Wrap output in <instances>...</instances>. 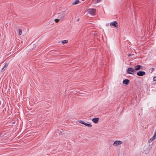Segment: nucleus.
<instances>
[{"instance_id": "obj_1", "label": "nucleus", "mask_w": 156, "mask_h": 156, "mask_svg": "<svg viewBox=\"0 0 156 156\" xmlns=\"http://www.w3.org/2000/svg\"><path fill=\"white\" fill-rule=\"evenodd\" d=\"M87 11L89 14L94 16L95 15L96 10L94 9H89Z\"/></svg>"}, {"instance_id": "obj_2", "label": "nucleus", "mask_w": 156, "mask_h": 156, "mask_svg": "<svg viewBox=\"0 0 156 156\" xmlns=\"http://www.w3.org/2000/svg\"><path fill=\"white\" fill-rule=\"evenodd\" d=\"M122 143V142L120 140H115L113 144V145L114 147H116L119 145H121Z\"/></svg>"}, {"instance_id": "obj_3", "label": "nucleus", "mask_w": 156, "mask_h": 156, "mask_svg": "<svg viewBox=\"0 0 156 156\" xmlns=\"http://www.w3.org/2000/svg\"><path fill=\"white\" fill-rule=\"evenodd\" d=\"M127 72L128 73L130 74H133L135 72V70L132 68H129L127 69Z\"/></svg>"}, {"instance_id": "obj_4", "label": "nucleus", "mask_w": 156, "mask_h": 156, "mask_svg": "<svg viewBox=\"0 0 156 156\" xmlns=\"http://www.w3.org/2000/svg\"><path fill=\"white\" fill-rule=\"evenodd\" d=\"M146 73L144 71H139L137 73V75L139 76H143Z\"/></svg>"}, {"instance_id": "obj_5", "label": "nucleus", "mask_w": 156, "mask_h": 156, "mask_svg": "<svg viewBox=\"0 0 156 156\" xmlns=\"http://www.w3.org/2000/svg\"><path fill=\"white\" fill-rule=\"evenodd\" d=\"M79 122H80V123L82 124H83V125H85L86 126H87V127H91L92 126V125L90 124H88V123H86L85 122H84V121H82V120H80Z\"/></svg>"}, {"instance_id": "obj_6", "label": "nucleus", "mask_w": 156, "mask_h": 156, "mask_svg": "<svg viewBox=\"0 0 156 156\" xmlns=\"http://www.w3.org/2000/svg\"><path fill=\"white\" fill-rule=\"evenodd\" d=\"M117 22L116 21H114L113 22H112L110 23V26H113L114 27H117Z\"/></svg>"}, {"instance_id": "obj_7", "label": "nucleus", "mask_w": 156, "mask_h": 156, "mask_svg": "<svg viewBox=\"0 0 156 156\" xmlns=\"http://www.w3.org/2000/svg\"><path fill=\"white\" fill-rule=\"evenodd\" d=\"M129 80L128 79H125L123 81L122 83L126 85H128L129 83Z\"/></svg>"}, {"instance_id": "obj_8", "label": "nucleus", "mask_w": 156, "mask_h": 156, "mask_svg": "<svg viewBox=\"0 0 156 156\" xmlns=\"http://www.w3.org/2000/svg\"><path fill=\"white\" fill-rule=\"evenodd\" d=\"M93 122L95 123H97L99 121V119L98 118H94L92 119Z\"/></svg>"}, {"instance_id": "obj_9", "label": "nucleus", "mask_w": 156, "mask_h": 156, "mask_svg": "<svg viewBox=\"0 0 156 156\" xmlns=\"http://www.w3.org/2000/svg\"><path fill=\"white\" fill-rule=\"evenodd\" d=\"M141 66L140 65H137L135 66V71L136 70H138L140 69L141 68Z\"/></svg>"}, {"instance_id": "obj_10", "label": "nucleus", "mask_w": 156, "mask_h": 156, "mask_svg": "<svg viewBox=\"0 0 156 156\" xmlns=\"http://www.w3.org/2000/svg\"><path fill=\"white\" fill-rule=\"evenodd\" d=\"M79 2L78 0H75L74 2H73L72 3L73 5H76Z\"/></svg>"}, {"instance_id": "obj_11", "label": "nucleus", "mask_w": 156, "mask_h": 156, "mask_svg": "<svg viewBox=\"0 0 156 156\" xmlns=\"http://www.w3.org/2000/svg\"><path fill=\"white\" fill-rule=\"evenodd\" d=\"M155 138V137H154V136H153V137L151 138L150 140H149L148 141V142L149 143L151 142L152 140H154Z\"/></svg>"}, {"instance_id": "obj_12", "label": "nucleus", "mask_w": 156, "mask_h": 156, "mask_svg": "<svg viewBox=\"0 0 156 156\" xmlns=\"http://www.w3.org/2000/svg\"><path fill=\"white\" fill-rule=\"evenodd\" d=\"M8 66V64L7 63H6L5 65L4 66V67H3V68L2 69V70H4L5 69V68Z\"/></svg>"}, {"instance_id": "obj_13", "label": "nucleus", "mask_w": 156, "mask_h": 156, "mask_svg": "<svg viewBox=\"0 0 156 156\" xmlns=\"http://www.w3.org/2000/svg\"><path fill=\"white\" fill-rule=\"evenodd\" d=\"M102 0H94V1L95 2V3H98L101 2Z\"/></svg>"}, {"instance_id": "obj_14", "label": "nucleus", "mask_w": 156, "mask_h": 156, "mask_svg": "<svg viewBox=\"0 0 156 156\" xmlns=\"http://www.w3.org/2000/svg\"><path fill=\"white\" fill-rule=\"evenodd\" d=\"M62 42L63 44H64L66 43H67L68 42V41L63 40L62 41Z\"/></svg>"}, {"instance_id": "obj_15", "label": "nucleus", "mask_w": 156, "mask_h": 156, "mask_svg": "<svg viewBox=\"0 0 156 156\" xmlns=\"http://www.w3.org/2000/svg\"><path fill=\"white\" fill-rule=\"evenodd\" d=\"M22 30L21 29H20L19 30V35H20L22 34Z\"/></svg>"}, {"instance_id": "obj_16", "label": "nucleus", "mask_w": 156, "mask_h": 156, "mask_svg": "<svg viewBox=\"0 0 156 156\" xmlns=\"http://www.w3.org/2000/svg\"><path fill=\"white\" fill-rule=\"evenodd\" d=\"M59 20L58 19H56L55 20V21L56 23H57L58 22Z\"/></svg>"}, {"instance_id": "obj_17", "label": "nucleus", "mask_w": 156, "mask_h": 156, "mask_svg": "<svg viewBox=\"0 0 156 156\" xmlns=\"http://www.w3.org/2000/svg\"><path fill=\"white\" fill-rule=\"evenodd\" d=\"M153 80L154 81H156V76L153 77Z\"/></svg>"}, {"instance_id": "obj_18", "label": "nucleus", "mask_w": 156, "mask_h": 156, "mask_svg": "<svg viewBox=\"0 0 156 156\" xmlns=\"http://www.w3.org/2000/svg\"><path fill=\"white\" fill-rule=\"evenodd\" d=\"M64 19V16H63V17H62L61 18V19L62 20H63Z\"/></svg>"}]
</instances>
